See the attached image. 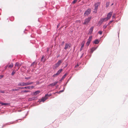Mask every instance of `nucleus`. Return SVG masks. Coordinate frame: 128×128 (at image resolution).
Wrapping results in <instances>:
<instances>
[{
  "mask_svg": "<svg viewBox=\"0 0 128 128\" xmlns=\"http://www.w3.org/2000/svg\"><path fill=\"white\" fill-rule=\"evenodd\" d=\"M98 33L100 34H102V32L101 31H99L98 32Z\"/></svg>",
  "mask_w": 128,
  "mask_h": 128,
  "instance_id": "4c0bfd02",
  "label": "nucleus"
},
{
  "mask_svg": "<svg viewBox=\"0 0 128 128\" xmlns=\"http://www.w3.org/2000/svg\"><path fill=\"white\" fill-rule=\"evenodd\" d=\"M112 14V12H110L107 15V18L108 19H110Z\"/></svg>",
  "mask_w": 128,
  "mask_h": 128,
  "instance_id": "9d476101",
  "label": "nucleus"
},
{
  "mask_svg": "<svg viewBox=\"0 0 128 128\" xmlns=\"http://www.w3.org/2000/svg\"><path fill=\"white\" fill-rule=\"evenodd\" d=\"M62 61L61 60H59L58 62L55 64L53 66V68L54 69H55L58 68L62 62Z\"/></svg>",
  "mask_w": 128,
  "mask_h": 128,
  "instance_id": "f03ea898",
  "label": "nucleus"
},
{
  "mask_svg": "<svg viewBox=\"0 0 128 128\" xmlns=\"http://www.w3.org/2000/svg\"><path fill=\"white\" fill-rule=\"evenodd\" d=\"M58 82H54L51 84L50 85L51 86H54Z\"/></svg>",
  "mask_w": 128,
  "mask_h": 128,
  "instance_id": "2eb2a0df",
  "label": "nucleus"
},
{
  "mask_svg": "<svg viewBox=\"0 0 128 128\" xmlns=\"http://www.w3.org/2000/svg\"><path fill=\"white\" fill-rule=\"evenodd\" d=\"M21 66V64H19L18 62H17L16 63L15 66V68H16V67H17L18 68L17 70H18L19 69L20 66Z\"/></svg>",
  "mask_w": 128,
  "mask_h": 128,
  "instance_id": "0eeeda50",
  "label": "nucleus"
},
{
  "mask_svg": "<svg viewBox=\"0 0 128 128\" xmlns=\"http://www.w3.org/2000/svg\"><path fill=\"white\" fill-rule=\"evenodd\" d=\"M34 87V86H26L24 87L25 89H32Z\"/></svg>",
  "mask_w": 128,
  "mask_h": 128,
  "instance_id": "f8f14e48",
  "label": "nucleus"
},
{
  "mask_svg": "<svg viewBox=\"0 0 128 128\" xmlns=\"http://www.w3.org/2000/svg\"><path fill=\"white\" fill-rule=\"evenodd\" d=\"M100 3L99 2H98L96 3L94 5L95 8L94 9V12L96 13L97 12L98 7V6L100 5Z\"/></svg>",
  "mask_w": 128,
  "mask_h": 128,
  "instance_id": "39448f33",
  "label": "nucleus"
},
{
  "mask_svg": "<svg viewBox=\"0 0 128 128\" xmlns=\"http://www.w3.org/2000/svg\"><path fill=\"white\" fill-rule=\"evenodd\" d=\"M16 89H12V91H18L19 90V88H18V87H16Z\"/></svg>",
  "mask_w": 128,
  "mask_h": 128,
  "instance_id": "6ab92c4d",
  "label": "nucleus"
},
{
  "mask_svg": "<svg viewBox=\"0 0 128 128\" xmlns=\"http://www.w3.org/2000/svg\"><path fill=\"white\" fill-rule=\"evenodd\" d=\"M60 24H58V26H57V27H58V26H60Z\"/></svg>",
  "mask_w": 128,
  "mask_h": 128,
  "instance_id": "c03bdc74",
  "label": "nucleus"
},
{
  "mask_svg": "<svg viewBox=\"0 0 128 128\" xmlns=\"http://www.w3.org/2000/svg\"><path fill=\"white\" fill-rule=\"evenodd\" d=\"M64 41L62 42V44H61V45L62 46L64 44Z\"/></svg>",
  "mask_w": 128,
  "mask_h": 128,
  "instance_id": "a19ab883",
  "label": "nucleus"
},
{
  "mask_svg": "<svg viewBox=\"0 0 128 128\" xmlns=\"http://www.w3.org/2000/svg\"><path fill=\"white\" fill-rule=\"evenodd\" d=\"M1 105H8L10 104L9 103H0Z\"/></svg>",
  "mask_w": 128,
  "mask_h": 128,
  "instance_id": "f3484780",
  "label": "nucleus"
},
{
  "mask_svg": "<svg viewBox=\"0 0 128 128\" xmlns=\"http://www.w3.org/2000/svg\"><path fill=\"white\" fill-rule=\"evenodd\" d=\"M96 48H92L91 50V52H92L94 51L95 50Z\"/></svg>",
  "mask_w": 128,
  "mask_h": 128,
  "instance_id": "4be33fe9",
  "label": "nucleus"
},
{
  "mask_svg": "<svg viewBox=\"0 0 128 128\" xmlns=\"http://www.w3.org/2000/svg\"><path fill=\"white\" fill-rule=\"evenodd\" d=\"M70 44H68L67 43L65 44V47L64 48V49L66 50L67 49H69L70 47Z\"/></svg>",
  "mask_w": 128,
  "mask_h": 128,
  "instance_id": "423d86ee",
  "label": "nucleus"
},
{
  "mask_svg": "<svg viewBox=\"0 0 128 128\" xmlns=\"http://www.w3.org/2000/svg\"><path fill=\"white\" fill-rule=\"evenodd\" d=\"M24 88V87H18V88H19V90L20 89H25Z\"/></svg>",
  "mask_w": 128,
  "mask_h": 128,
  "instance_id": "7c9ffc66",
  "label": "nucleus"
},
{
  "mask_svg": "<svg viewBox=\"0 0 128 128\" xmlns=\"http://www.w3.org/2000/svg\"><path fill=\"white\" fill-rule=\"evenodd\" d=\"M92 36H90L88 40V41L89 42H90L92 40Z\"/></svg>",
  "mask_w": 128,
  "mask_h": 128,
  "instance_id": "bb28decb",
  "label": "nucleus"
},
{
  "mask_svg": "<svg viewBox=\"0 0 128 128\" xmlns=\"http://www.w3.org/2000/svg\"><path fill=\"white\" fill-rule=\"evenodd\" d=\"M37 62H32L31 65V66H33L34 68L36 67V65Z\"/></svg>",
  "mask_w": 128,
  "mask_h": 128,
  "instance_id": "ddd939ff",
  "label": "nucleus"
},
{
  "mask_svg": "<svg viewBox=\"0 0 128 128\" xmlns=\"http://www.w3.org/2000/svg\"><path fill=\"white\" fill-rule=\"evenodd\" d=\"M63 92L62 90V91H60V92Z\"/></svg>",
  "mask_w": 128,
  "mask_h": 128,
  "instance_id": "de8ad7c7",
  "label": "nucleus"
},
{
  "mask_svg": "<svg viewBox=\"0 0 128 128\" xmlns=\"http://www.w3.org/2000/svg\"><path fill=\"white\" fill-rule=\"evenodd\" d=\"M33 82H20L18 84V86H27L28 85H30L31 84H33Z\"/></svg>",
  "mask_w": 128,
  "mask_h": 128,
  "instance_id": "f257e3e1",
  "label": "nucleus"
},
{
  "mask_svg": "<svg viewBox=\"0 0 128 128\" xmlns=\"http://www.w3.org/2000/svg\"><path fill=\"white\" fill-rule=\"evenodd\" d=\"M103 19L104 20V21H106L109 20L107 18V17L106 18H103Z\"/></svg>",
  "mask_w": 128,
  "mask_h": 128,
  "instance_id": "393cba45",
  "label": "nucleus"
},
{
  "mask_svg": "<svg viewBox=\"0 0 128 128\" xmlns=\"http://www.w3.org/2000/svg\"><path fill=\"white\" fill-rule=\"evenodd\" d=\"M115 18V14H113L112 16V18Z\"/></svg>",
  "mask_w": 128,
  "mask_h": 128,
  "instance_id": "e433bc0d",
  "label": "nucleus"
},
{
  "mask_svg": "<svg viewBox=\"0 0 128 128\" xmlns=\"http://www.w3.org/2000/svg\"><path fill=\"white\" fill-rule=\"evenodd\" d=\"M113 21V20H111L108 23V24H110Z\"/></svg>",
  "mask_w": 128,
  "mask_h": 128,
  "instance_id": "58836bf2",
  "label": "nucleus"
},
{
  "mask_svg": "<svg viewBox=\"0 0 128 128\" xmlns=\"http://www.w3.org/2000/svg\"><path fill=\"white\" fill-rule=\"evenodd\" d=\"M91 18V17L90 16L86 19L84 20V22L83 24L84 25H87L90 21Z\"/></svg>",
  "mask_w": 128,
  "mask_h": 128,
  "instance_id": "7ed1b4c3",
  "label": "nucleus"
},
{
  "mask_svg": "<svg viewBox=\"0 0 128 128\" xmlns=\"http://www.w3.org/2000/svg\"><path fill=\"white\" fill-rule=\"evenodd\" d=\"M90 42H89L88 41L86 43V45L87 46H88L90 44Z\"/></svg>",
  "mask_w": 128,
  "mask_h": 128,
  "instance_id": "473e14b6",
  "label": "nucleus"
},
{
  "mask_svg": "<svg viewBox=\"0 0 128 128\" xmlns=\"http://www.w3.org/2000/svg\"><path fill=\"white\" fill-rule=\"evenodd\" d=\"M4 126V125H3L2 126V127Z\"/></svg>",
  "mask_w": 128,
  "mask_h": 128,
  "instance_id": "09e8293b",
  "label": "nucleus"
},
{
  "mask_svg": "<svg viewBox=\"0 0 128 128\" xmlns=\"http://www.w3.org/2000/svg\"><path fill=\"white\" fill-rule=\"evenodd\" d=\"M67 75V74H65L62 77V80L64 79L66 77V76Z\"/></svg>",
  "mask_w": 128,
  "mask_h": 128,
  "instance_id": "cd10ccee",
  "label": "nucleus"
},
{
  "mask_svg": "<svg viewBox=\"0 0 128 128\" xmlns=\"http://www.w3.org/2000/svg\"><path fill=\"white\" fill-rule=\"evenodd\" d=\"M2 76H0V78H2Z\"/></svg>",
  "mask_w": 128,
  "mask_h": 128,
  "instance_id": "a18cd8bd",
  "label": "nucleus"
},
{
  "mask_svg": "<svg viewBox=\"0 0 128 128\" xmlns=\"http://www.w3.org/2000/svg\"><path fill=\"white\" fill-rule=\"evenodd\" d=\"M104 22V21L103 18H102L98 22V24H101Z\"/></svg>",
  "mask_w": 128,
  "mask_h": 128,
  "instance_id": "a211bd4d",
  "label": "nucleus"
},
{
  "mask_svg": "<svg viewBox=\"0 0 128 128\" xmlns=\"http://www.w3.org/2000/svg\"><path fill=\"white\" fill-rule=\"evenodd\" d=\"M91 11V9L90 8H88L87 10L85 11L84 13V16H88V15L90 13Z\"/></svg>",
  "mask_w": 128,
  "mask_h": 128,
  "instance_id": "20e7f679",
  "label": "nucleus"
},
{
  "mask_svg": "<svg viewBox=\"0 0 128 128\" xmlns=\"http://www.w3.org/2000/svg\"><path fill=\"white\" fill-rule=\"evenodd\" d=\"M62 69H60L58 71L57 73L54 74L53 76L54 77L55 76H57L60 74L61 72L62 71Z\"/></svg>",
  "mask_w": 128,
  "mask_h": 128,
  "instance_id": "1a4fd4ad",
  "label": "nucleus"
},
{
  "mask_svg": "<svg viewBox=\"0 0 128 128\" xmlns=\"http://www.w3.org/2000/svg\"><path fill=\"white\" fill-rule=\"evenodd\" d=\"M78 0H74L72 2V3L73 4H74L76 3L77 1Z\"/></svg>",
  "mask_w": 128,
  "mask_h": 128,
  "instance_id": "2f4dec72",
  "label": "nucleus"
},
{
  "mask_svg": "<svg viewBox=\"0 0 128 128\" xmlns=\"http://www.w3.org/2000/svg\"><path fill=\"white\" fill-rule=\"evenodd\" d=\"M16 73V71L15 70H13L11 74L12 76H13L14 74Z\"/></svg>",
  "mask_w": 128,
  "mask_h": 128,
  "instance_id": "a878e982",
  "label": "nucleus"
},
{
  "mask_svg": "<svg viewBox=\"0 0 128 128\" xmlns=\"http://www.w3.org/2000/svg\"><path fill=\"white\" fill-rule=\"evenodd\" d=\"M0 93H5V91L4 90H0Z\"/></svg>",
  "mask_w": 128,
  "mask_h": 128,
  "instance_id": "72a5a7b5",
  "label": "nucleus"
},
{
  "mask_svg": "<svg viewBox=\"0 0 128 128\" xmlns=\"http://www.w3.org/2000/svg\"><path fill=\"white\" fill-rule=\"evenodd\" d=\"M93 27L92 26L91 27V28H90V30L88 32V34H92V32L93 30Z\"/></svg>",
  "mask_w": 128,
  "mask_h": 128,
  "instance_id": "4468645a",
  "label": "nucleus"
},
{
  "mask_svg": "<svg viewBox=\"0 0 128 128\" xmlns=\"http://www.w3.org/2000/svg\"><path fill=\"white\" fill-rule=\"evenodd\" d=\"M47 95H48V97L49 96H51L52 95L51 94H47Z\"/></svg>",
  "mask_w": 128,
  "mask_h": 128,
  "instance_id": "ea45409f",
  "label": "nucleus"
},
{
  "mask_svg": "<svg viewBox=\"0 0 128 128\" xmlns=\"http://www.w3.org/2000/svg\"><path fill=\"white\" fill-rule=\"evenodd\" d=\"M107 27L106 25H104L103 26V28L104 29L106 28Z\"/></svg>",
  "mask_w": 128,
  "mask_h": 128,
  "instance_id": "c9c22d12",
  "label": "nucleus"
},
{
  "mask_svg": "<svg viewBox=\"0 0 128 128\" xmlns=\"http://www.w3.org/2000/svg\"><path fill=\"white\" fill-rule=\"evenodd\" d=\"M109 5V3L108 2H107L106 4V7L108 8Z\"/></svg>",
  "mask_w": 128,
  "mask_h": 128,
  "instance_id": "c756f323",
  "label": "nucleus"
},
{
  "mask_svg": "<svg viewBox=\"0 0 128 128\" xmlns=\"http://www.w3.org/2000/svg\"><path fill=\"white\" fill-rule=\"evenodd\" d=\"M30 91L29 90H22V91L21 92H25L26 93L28 92H30Z\"/></svg>",
  "mask_w": 128,
  "mask_h": 128,
  "instance_id": "5701e85b",
  "label": "nucleus"
},
{
  "mask_svg": "<svg viewBox=\"0 0 128 128\" xmlns=\"http://www.w3.org/2000/svg\"><path fill=\"white\" fill-rule=\"evenodd\" d=\"M25 79H26L28 80V79H30V77H25Z\"/></svg>",
  "mask_w": 128,
  "mask_h": 128,
  "instance_id": "f704fd0d",
  "label": "nucleus"
},
{
  "mask_svg": "<svg viewBox=\"0 0 128 128\" xmlns=\"http://www.w3.org/2000/svg\"><path fill=\"white\" fill-rule=\"evenodd\" d=\"M48 48H47V51H48Z\"/></svg>",
  "mask_w": 128,
  "mask_h": 128,
  "instance_id": "49530a36",
  "label": "nucleus"
},
{
  "mask_svg": "<svg viewBox=\"0 0 128 128\" xmlns=\"http://www.w3.org/2000/svg\"><path fill=\"white\" fill-rule=\"evenodd\" d=\"M99 42V41L98 40H95L94 42V43L95 44H97Z\"/></svg>",
  "mask_w": 128,
  "mask_h": 128,
  "instance_id": "aec40b11",
  "label": "nucleus"
},
{
  "mask_svg": "<svg viewBox=\"0 0 128 128\" xmlns=\"http://www.w3.org/2000/svg\"><path fill=\"white\" fill-rule=\"evenodd\" d=\"M13 66V63H11L10 65L8 66V67L10 68H11Z\"/></svg>",
  "mask_w": 128,
  "mask_h": 128,
  "instance_id": "412c9836",
  "label": "nucleus"
},
{
  "mask_svg": "<svg viewBox=\"0 0 128 128\" xmlns=\"http://www.w3.org/2000/svg\"><path fill=\"white\" fill-rule=\"evenodd\" d=\"M40 92V91L39 90H37L34 92V94L35 95H36L38 94H39Z\"/></svg>",
  "mask_w": 128,
  "mask_h": 128,
  "instance_id": "dca6fc26",
  "label": "nucleus"
},
{
  "mask_svg": "<svg viewBox=\"0 0 128 128\" xmlns=\"http://www.w3.org/2000/svg\"><path fill=\"white\" fill-rule=\"evenodd\" d=\"M48 98V95H46L45 96L42 97L40 100V102H44Z\"/></svg>",
  "mask_w": 128,
  "mask_h": 128,
  "instance_id": "6e6552de",
  "label": "nucleus"
},
{
  "mask_svg": "<svg viewBox=\"0 0 128 128\" xmlns=\"http://www.w3.org/2000/svg\"><path fill=\"white\" fill-rule=\"evenodd\" d=\"M85 41H82L81 44V45H82L81 48L80 50V51H81L83 49V47H84V43H85Z\"/></svg>",
  "mask_w": 128,
  "mask_h": 128,
  "instance_id": "9b49d317",
  "label": "nucleus"
},
{
  "mask_svg": "<svg viewBox=\"0 0 128 128\" xmlns=\"http://www.w3.org/2000/svg\"><path fill=\"white\" fill-rule=\"evenodd\" d=\"M15 121H14L13 122H8V123L7 124H12L13 123H15Z\"/></svg>",
  "mask_w": 128,
  "mask_h": 128,
  "instance_id": "c85d7f7f",
  "label": "nucleus"
},
{
  "mask_svg": "<svg viewBox=\"0 0 128 128\" xmlns=\"http://www.w3.org/2000/svg\"><path fill=\"white\" fill-rule=\"evenodd\" d=\"M44 56H42V57L41 59V61H42L43 62H44L45 61V60H44L43 59V58H44Z\"/></svg>",
  "mask_w": 128,
  "mask_h": 128,
  "instance_id": "b1692460",
  "label": "nucleus"
},
{
  "mask_svg": "<svg viewBox=\"0 0 128 128\" xmlns=\"http://www.w3.org/2000/svg\"><path fill=\"white\" fill-rule=\"evenodd\" d=\"M8 66H5L4 67V69H5V70L6 69Z\"/></svg>",
  "mask_w": 128,
  "mask_h": 128,
  "instance_id": "79ce46f5",
  "label": "nucleus"
},
{
  "mask_svg": "<svg viewBox=\"0 0 128 128\" xmlns=\"http://www.w3.org/2000/svg\"><path fill=\"white\" fill-rule=\"evenodd\" d=\"M79 66V65L78 64H77L76 65V66H75V67H76L77 66Z\"/></svg>",
  "mask_w": 128,
  "mask_h": 128,
  "instance_id": "37998d69",
  "label": "nucleus"
},
{
  "mask_svg": "<svg viewBox=\"0 0 128 128\" xmlns=\"http://www.w3.org/2000/svg\"><path fill=\"white\" fill-rule=\"evenodd\" d=\"M113 4H112V5H113Z\"/></svg>",
  "mask_w": 128,
  "mask_h": 128,
  "instance_id": "8fccbe9b",
  "label": "nucleus"
}]
</instances>
